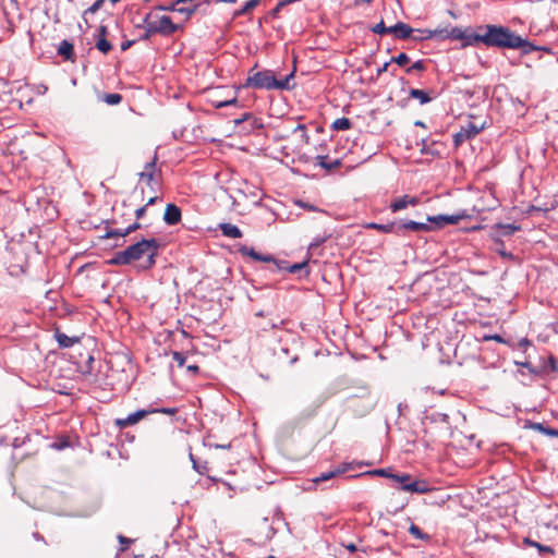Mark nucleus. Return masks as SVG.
Instances as JSON below:
<instances>
[{
	"mask_svg": "<svg viewBox=\"0 0 558 558\" xmlns=\"http://www.w3.org/2000/svg\"><path fill=\"white\" fill-rule=\"evenodd\" d=\"M54 339L58 342L60 348H71L74 344L78 343L81 341V337L73 336L69 337L59 329L54 331Z\"/></svg>",
	"mask_w": 558,
	"mask_h": 558,
	"instance_id": "2eb2a0df",
	"label": "nucleus"
},
{
	"mask_svg": "<svg viewBox=\"0 0 558 558\" xmlns=\"http://www.w3.org/2000/svg\"><path fill=\"white\" fill-rule=\"evenodd\" d=\"M344 472H345V469H336L335 471L322 473L317 478L314 480V482L318 483V482L328 481V480L335 477L336 475L342 474Z\"/></svg>",
	"mask_w": 558,
	"mask_h": 558,
	"instance_id": "c756f323",
	"label": "nucleus"
},
{
	"mask_svg": "<svg viewBox=\"0 0 558 558\" xmlns=\"http://www.w3.org/2000/svg\"><path fill=\"white\" fill-rule=\"evenodd\" d=\"M306 267V263L303 262V263H298V264H293V265H288L287 262L284 260H279V262H274V268L272 269H276V270H287L291 274H296L299 272L300 270H302L303 268Z\"/></svg>",
	"mask_w": 558,
	"mask_h": 558,
	"instance_id": "a211bd4d",
	"label": "nucleus"
},
{
	"mask_svg": "<svg viewBox=\"0 0 558 558\" xmlns=\"http://www.w3.org/2000/svg\"><path fill=\"white\" fill-rule=\"evenodd\" d=\"M259 2H260V0L246 1L245 4L241 9L234 11L233 19H236L239 16H243V15L251 13L259 4Z\"/></svg>",
	"mask_w": 558,
	"mask_h": 558,
	"instance_id": "b1692460",
	"label": "nucleus"
},
{
	"mask_svg": "<svg viewBox=\"0 0 558 558\" xmlns=\"http://www.w3.org/2000/svg\"><path fill=\"white\" fill-rule=\"evenodd\" d=\"M179 3L175 1L171 2L169 5H158L155 9L160 11H177L178 12V5Z\"/></svg>",
	"mask_w": 558,
	"mask_h": 558,
	"instance_id": "a18cd8bd",
	"label": "nucleus"
},
{
	"mask_svg": "<svg viewBox=\"0 0 558 558\" xmlns=\"http://www.w3.org/2000/svg\"><path fill=\"white\" fill-rule=\"evenodd\" d=\"M547 435L548 436H554V437H558V429H554V428H550L548 429L547 432Z\"/></svg>",
	"mask_w": 558,
	"mask_h": 558,
	"instance_id": "6e6d98bb",
	"label": "nucleus"
},
{
	"mask_svg": "<svg viewBox=\"0 0 558 558\" xmlns=\"http://www.w3.org/2000/svg\"><path fill=\"white\" fill-rule=\"evenodd\" d=\"M351 126H352V122L350 121V119H348L345 117L336 119L331 124V129L335 131H347V130L351 129Z\"/></svg>",
	"mask_w": 558,
	"mask_h": 558,
	"instance_id": "bb28decb",
	"label": "nucleus"
},
{
	"mask_svg": "<svg viewBox=\"0 0 558 558\" xmlns=\"http://www.w3.org/2000/svg\"><path fill=\"white\" fill-rule=\"evenodd\" d=\"M294 72L295 70H292L291 73L284 77L278 78L274 71H257L256 66H254L250 70L244 86L267 90H290L294 87V84H291Z\"/></svg>",
	"mask_w": 558,
	"mask_h": 558,
	"instance_id": "20e7f679",
	"label": "nucleus"
},
{
	"mask_svg": "<svg viewBox=\"0 0 558 558\" xmlns=\"http://www.w3.org/2000/svg\"><path fill=\"white\" fill-rule=\"evenodd\" d=\"M456 119L461 121L460 130L456 133V146L464 140L471 138L483 131L487 125L486 106L480 88L459 89L456 92Z\"/></svg>",
	"mask_w": 558,
	"mask_h": 558,
	"instance_id": "f257e3e1",
	"label": "nucleus"
},
{
	"mask_svg": "<svg viewBox=\"0 0 558 558\" xmlns=\"http://www.w3.org/2000/svg\"><path fill=\"white\" fill-rule=\"evenodd\" d=\"M402 489L405 492L418 493V494H423V493H426L429 490L427 483L424 481L410 482L409 484H404L402 486Z\"/></svg>",
	"mask_w": 558,
	"mask_h": 558,
	"instance_id": "412c9836",
	"label": "nucleus"
},
{
	"mask_svg": "<svg viewBox=\"0 0 558 558\" xmlns=\"http://www.w3.org/2000/svg\"><path fill=\"white\" fill-rule=\"evenodd\" d=\"M389 31L395 35L396 38L407 39L412 36L414 29L407 23L398 22L393 26H389Z\"/></svg>",
	"mask_w": 558,
	"mask_h": 558,
	"instance_id": "1a4fd4ad",
	"label": "nucleus"
},
{
	"mask_svg": "<svg viewBox=\"0 0 558 558\" xmlns=\"http://www.w3.org/2000/svg\"><path fill=\"white\" fill-rule=\"evenodd\" d=\"M292 133L298 136V148H301L303 145H307L310 143V135L305 124H298L293 129Z\"/></svg>",
	"mask_w": 558,
	"mask_h": 558,
	"instance_id": "6ab92c4d",
	"label": "nucleus"
},
{
	"mask_svg": "<svg viewBox=\"0 0 558 558\" xmlns=\"http://www.w3.org/2000/svg\"><path fill=\"white\" fill-rule=\"evenodd\" d=\"M217 2H221V3H234V2H236V0H217Z\"/></svg>",
	"mask_w": 558,
	"mask_h": 558,
	"instance_id": "0e129e2a",
	"label": "nucleus"
},
{
	"mask_svg": "<svg viewBox=\"0 0 558 558\" xmlns=\"http://www.w3.org/2000/svg\"><path fill=\"white\" fill-rule=\"evenodd\" d=\"M172 359L177 362L179 367H182L186 360L185 355L178 351L172 352Z\"/></svg>",
	"mask_w": 558,
	"mask_h": 558,
	"instance_id": "a19ab883",
	"label": "nucleus"
},
{
	"mask_svg": "<svg viewBox=\"0 0 558 558\" xmlns=\"http://www.w3.org/2000/svg\"><path fill=\"white\" fill-rule=\"evenodd\" d=\"M438 219L446 223H449V225L453 223V216H439V217H428L427 218L428 221H434V222L438 221Z\"/></svg>",
	"mask_w": 558,
	"mask_h": 558,
	"instance_id": "c03bdc74",
	"label": "nucleus"
},
{
	"mask_svg": "<svg viewBox=\"0 0 558 558\" xmlns=\"http://www.w3.org/2000/svg\"><path fill=\"white\" fill-rule=\"evenodd\" d=\"M327 158H328L327 156H322V155L316 156L317 165L326 170L337 169L341 166V161L339 159H337L332 162H327Z\"/></svg>",
	"mask_w": 558,
	"mask_h": 558,
	"instance_id": "a878e982",
	"label": "nucleus"
},
{
	"mask_svg": "<svg viewBox=\"0 0 558 558\" xmlns=\"http://www.w3.org/2000/svg\"><path fill=\"white\" fill-rule=\"evenodd\" d=\"M392 60H393L398 65H400V66H404V65H407V64L409 63L410 58L408 57V54H407V53L401 52V53H399L397 57H395Z\"/></svg>",
	"mask_w": 558,
	"mask_h": 558,
	"instance_id": "58836bf2",
	"label": "nucleus"
},
{
	"mask_svg": "<svg viewBox=\"0 0 558 558\" xmlns=\"http://www.w3.org/2000/svg\"><path fill=\"white\" fill-rule=\"evenodd\" d=\"M409 532L412 536H414L415 538H418V539H427L428 538V535L427 534H424L422 532V530L415 525V524H411L410 527H409Z\"/></svg>",
	"mask_w": 558,
	"mask_h": 558,
	"instance_id": "72a5a7b5",
	"label": "nucleus"
},
{
	"mask_svg": "<svg viewBox=\"0 0 558 558\" xmlns=\"http://www.w3.org/2000/svg\"><path fill=\"white\" fill-rule=\"evenodd\" d=\"M372 32L379 35L391 34L389 27L385 25L384 21H380L374 27H372Z\"/></svg>",
	"mask_w": 558,
	"mask_h": 558,
	"instance_id": "f704fd0d",
	"label": "nucleus"
},
{
	"mask_svg": "<svg viewBox=\"0 0 558 558\" xmlns=\"http://www.w3.org/2000/svg\"><path fill=\"white\" fill-rule=\"evenodd\" d=\"M181 209L174 204H168L163 213V221L169 226H174L181 221Z\"/></svg>",
	"mask_w": 558,
	"mask_h": 558,
	"instance_id": "6e6552de",
	"label": "nucleus"
},
{
	"mask_svg": "<svg viewBox=\"0 0 558 558\" xmlns=\"http://www.w3.org/2000/svg\"><path fill=\"white\" fill-rule=\"evenodd\" d=\"M462 218H463V216H462V215H458V214H456V216H454V219H456V226L459 223L460 219H462Z\"/></svg>",
	"mask_w": 558,
	"mask_h": 558,
	"instance_id": "e2e57ef3",
	"label": "nucleus"
},
{
	"mask_svg": "<svg viewBox=\"0 0 558 558\" xmlns=\"http://www.w3.org/2000/svg\"><path fill=\"white\" fill-rule=\"evenodd\" d=\"M365 227L368 229L378 230L383 233H392V232L397 233V223L396 222H391V223H387V225L369 222Z\"/></svg>",
	"mask_w": 558,
	"mask_h": 558,
	"instance_id": "393cba45",
	"label": "nucleus"
},
{
	"mask_svg": "<svg viewBox=\"0 0 558 558\" xmlns=\"http://www.w3.org/2000/svg\"><path fill=\"white\" fill-rule=\"evenodd\" d=\"M531 428L534 429V430H537L539 433H543L545 435H547V432L549 429V427L545 426L542 423H532L531 424Z\"/></svg>",
	"mask_w": 558,
	"mask_h": 558,
	"instance_id": "49530a36",
	"label": "nucleus"
},
{
	"mask_svg": "<svg viewBox=\"0 0 558 558\" xmlns=\"http://www.w3.org/2000/svg\"><path fill=\"white\" fill-rule=\"evenodd\" d=\"M429 227L424 222H416V221H408L403 223H397V234H401L407 230L413 231V232H420V231H427Z\"/></svg>",
	"mask_w": 558,
	"mask_h": 558,
	"instance_id": "4468645a",
	"label": "nucleus"
},
{
	"mask_svg": "<svg viewBox=\"0 0 558 558\" xmlns=\"http://www.w3.org/2000/svg\"><path fill=\"white\" fill-rule=\"evenodd\" d=\"M95 46L104 54L109 53L112 49V45L107 40L106 37H98Z\"/></svg>",
	"mask_w": 558,
	"mask_h": 558,
	"instance_id": "c85d7f7f",
	"label": "nucleus"
},
{
	"mask_svg": "<svg viewBox=\"0 0 558 558\" xmlns=\"http://www.w3.org/2000/svg\"><path fill=\"white\" fill-rule=\"evenodd\" d=\"M156 160L157 157L154 156L151 161L147 162L144 167V170L140 173V179L145 181L147 185H150V183L155 180Z\"/></svg>",
	"mask_w": 558,
	"mask_h": 558,
	"instance_id": "dca6fc26",
	"label": "nucleus"
},
{
	"mask_svg": "<svg viewBox=\"0 0 558 558\" xmlns=\"http://www.w3.org/2000/svg\"><path fill=\"white\" fill-rule=\"evenodd\" d=\"M153 413H162L167 415H175L178 413V408H149L147 410H138L134 413H131L124 418H117L114 421V424L120 429L126 428L128 426H132L137 424L141 420L145 418L147 415Z\"/></svg>",
	"mask_w": 558,
	"mask_h": 558,
	"instance_id": "39448f33",
	"label": "nucleus"
},
{
	"mask_svg": "<svg viewBox=\"0 0 558 558\" xmlns=\"http://www.w3.org/2000/svg\"><path fill=\"white\" fill-rule=\"evenodd\" d=\"M496 228L502 230V235H511L514 232L521 230L520 226L512 223H497Z\"/></svg>",
	"mask_w": 558,
	"mask_h": 558,
	"instance_id": "cd10ccee",
	"label": "nucleus"
},
{
	"mask_svg": "<svg viewBox=\"0 0 558 558\" xmlns=\"http://www.w3.org/2000/svg\"><path fill=\"white\" fill-rule=\"evenodd\" d=\"M418 204V198L410 195H403L402 197L397 198L390 205V209L392 213H397L407 208L409 205L415 206Z\"/></svg>",
	"mask_w": 558,
	"mask_h": 558,
	"instance_id": "9d476101",
	"label": "nucleus"
},
{
	"mask_svg": "<svg viewBox=\"0 0 558 558\" xmlns=\"http://www.w3.org/2000/svg\"><path fill=\"white\" fill-rule=\"evenodd\" d=\"M105 0H96L89 8H87L84 13H83V19L85 21V23L87 24V19H86V15L87 14H94L96 13L98 10L101 9L102 4H104Z\"/></svg>",
	"mask_w": 558,
	"mask_h": 558,
	"instance_id": "2f4dec72",
	"label": "nucleus"
},
{
	"mask_svg": "<svg viewBox=\"0 0 558 558\" xmlns=\"http://www.w3.org/2000/svg\"><path fill=\"white\" fill-rule=\"evenodd\" d=\"M283 5H280V2L274 9L275 13H277Z\"/></svg>",
	"mask_w": 558,
	"mask_h": 558,
	"instance_id": "338daca9",
	"label": "nucleus"
},
{
	"mask_svg": "<svg viewBox=\"0 0 558 558\" xmlns=\"http://www.w3.org/2000/svg\"><path fill=\"white\" fill-rule=\"evenodd\" d=\"M187 371L191 372L192 374H197L199 372V367L196 364L189 365Z\"/></svg>",
	"mask_w": 558,
	"mask_h": 558,
	"instance_id": "864d4df0",
	"label": "nucleus"
},
{
	"mask_svg": "<svg viewBox=\"0 0 558 558\" xmlns=\"http://www.w3.org/2000/svg\"><path fill=\"white\" fill-rule=\"evenodd\" d=\"M144 23H145V33L142 36V39L146 40V39H149L151 35L158 33V31H153L154 28H156V26L154 25L153 12L146 14V16L144 17Z\"/></svg>",
	"mask_w": 558,
	"mask_h": 558,
	"instance_id": "4be33fe9",
	"label": "nucleus"
},
{
	"mask_svg": "<svg viewBox=\"0 0 558 558\" xmlns=\"http://www.w3.org/2000/svg\"><path fill=\"white\" fill-rule=\"evenodd\" d=\"M344 547L350 551V553H354L357 550L356 546L353 544V543H350V544H347L344 545Z\"/></svg>",
	"mask_w": 558,
	"mask_h": 558,
	"instance_id": "5fc2aeb1",
	"label": "nucleus"
},
{
	"mask_svg": "<svg viewBox=\"0 0 558 558\" xmlns=\"http://www.w3.org/2000/svg\"><path fill=\"white\" fill-rule=\"evenodd\" d=\"M108 33V28L105 25H100L98 28V37H106Z\"/></svg>",
	"mask_w": 558,
	"mask_h": 558,
	"instance_id": "603ef678",
	"label": "nucleus"
},
{
	"mask_svg": "<svg viewBox=\"0 0 558 558\" xmlns=\"http://www.w3.org/2000/svg\"><path fill=\"white\" fill-rule=\"evenodd\" d=\"M248 118H251V114H250V113H244V116H243V118H242V119H236L234 122H235L236 124H239V123H241L242 121H244V120H246V119H248Z\"/></svg>",
	"mask_w": 558,
	"mask_h": 558,
	"instance_id": "13d9d810",
	"label": "nucleus"
},
{
	"mask_svg": "<svg viewBox=\"0 0 558 558\" xmlns=\"http://www.w3.org/2000/svg\"><path fill=\"white\" fill-rule=\"evenodd\" d=\"M131 44H132L131 41L123 43V44L121 45V49H122V50H126V49L131 46Z\"/></svg>",
	"mask_w": 558,
	"mask_h": 558,
	"instance_id": "052dcab7",
	"label": "nucleus"
},
{
	"mask_svg": "<svg viewBox=\"0 0 558 558\" xmlns=\"http://www.w3.org/2000/svg\"><path fill=\"white\" fill-rule=\"evenodd\" d=\"M417 33V35H413L410 37V38H413L414 40H424V39H429L432 37H435V36H442V37H449L451 33H453V31H438V29H416L415 31Z\"/></svg>",
	"mask_w": 558,
	"mask_h": 558,
	"instance_id": "9b49d317",
	"label": "nucleus"
},
{
	"mask_svg": "<svg viewBox=\"0 0 558 558\" xmlns=\"http://www.w3.org/2000/svg\"><path fill=\"white\" fill-rule=\"evenodd\" d=\"M66 446H68V441H61V442H60L59 445H57L56 447H57L58 449H63V448H65Z\"/></svg>",
	"mask_w": 558,
	"mask_h": 558,
	"instance_id": "680f3d73",
	"label": "nucleus"
},
{
	"mask_svg": "<svg viewBox=\"0 0 558 558\" xmlns=\"http://www.w3.org/2000/svg\"><path fill=\"white\" fill-rule=\"evenodd\" d=\"M118 541L122 545V547H121L122 551H125L128 549V547L134 542L133 539L128 538L123 535H119Z\"/></svg>",
	"mask_w": 558,
	"mask_h": 558,
	"instance_id": "37998d69",
	"label": "nucleus"
},
{
	"mask_svg": "<svg viewBox=\"0 0 558 558\" xmlns=\"http://www.w3.org/2000/svg\"><path fill=\"white\" fill-rule=\"evenodd\" d=\"M158 247L159 243L156 239H143L142 241L130 245L124 251L117 252L109 263L111 265H128L147 256L144 268H150L155 265V257L158 254Z\"/></svg>",
	"mask_w": 558,
	"mask_h": 558,
	"instance_id": "7ed1b4c3",
	"label": "nucleus"
},
{
	"mask_svg": "<svg viewBox=\"0 0 558 558\" xmlns=\"http://www.w3.org/2000/svg\"><path fill=\"white\" fill-rule=\"evenodd\" d=\"M239 252L242 255H246V256L252 257L254 260L271 263L272 265H274V262H278L272 256H270V255H262V254L257 253L254 248L247 247L246 245H241L239 247Z\"/></svg>",
	"mask_w": 558,
	"mask_h": 558,
	"instance_id": "ddd939ff",
	"label": "nucleus"
},
{
	"mask_svg": "<svg viewBox=\"0 0 558 558\" xmlns=\"http://www.w3.org/2000/svg\"><path fill=\"white\" fill-rule=\"evenodd\" d=\"M236 102H238V99L235 96H233L231 99L215 101L214 105L216 108H222L226 106L235 105Z\"/></svg>",
	"mask_w": 558,
	"mask_h": 558,
	"instance_id": "79ce46f5",
	"label": "nucleus"
},
{
	"mask_svg": "<svg viewBox=\"0 0 558 558\" xmlns=\"http://www.w3.org/2000/svg\"><path fill=\"white\" fill-rule=\"evenodd\" d=\"M526 542H527L530 545H532V546L536 547L541 553H548V554H550V555H554V554H555L554 548H551L550 546H545V545H542V544H539V543L532 542V541H529V539H526Z\"/></svg>",
	"mask_w": 558,
	"mask_h": 558,
	"instance_id": "c9c22d12",
	"label": "nucleus"
},
{
	"mask_svg": "<svg viewBox=\"0 0 558 558\" xmlns=\"http://www.w3.org/2000/svg\"><path fill=\"white\" fill-rule=\"evenodd\" d=\"M101 99L108 104V105H111V106H114V105H118L122 101V96L118 93H113V94H104V96L101 97Z\"/></svg>",
	"mask_w": 558,
	"mask_h": 558,
	"instance_id": "7c9ffc66",
	"label": "nucleus"
},
{
	"mask_svg": "<svg viewBox=\"0 0 558 558\" xmlns=\"http://www.w3.org/2000/svg\"><path fill=\"white\" fill-rule=\"evenodd\" d=\"M129 233H125V230L114 229V230H108L104 238L111 239V238H124Z\"/></svg>",
	"mask_w": 558,
	"mask_h": 558,
	"instance_id": "e433bc0d",
	"label": "nucleus"
},
{
	"mask_svg": "<svg viewBox=\"0 0 558 558\" xmlns=\"http://www.w3.org/2000/svg\"><path fill=\"white\" fill-rule=\"evenodd\" d=\"M196 10H197V5H194L193 8H186V7L178 8L179 13H184L187 16H191L192 14H194L196 12Z\"/></svg>",
	"mask_w": 558,
	"mask_h": 558,
	"instance_id": "de8ad7c7",
	"label": "nucleus"
},
{
	"mask_svg": "<svg viewBox=\"0 0 558 558\" xmlns=\"http://www.w3.org/2000/svg\"><path fill=\"white\" fill-rule=\"evenodd\" d=\"M216 447L226 449V448H230V445H217Z\"/></svg>",
	"mask_w": 558,
	"mask_h": 558,
	"instance_id": "774afa93",
	"label": "nucleus"
},
{
	"mask_svg": "<svg viewBox=\"0 0 558 558\" xmlns=\"http://www.w3.org/2000/svg\"><path fill=\"white\" fill-rule=\"evenodd\" d=\"M93 362H94V356L90 354H87L86 362L83 365L78 364L80 372L84 375H89L92 373Z\"/></svg>",
	"mask_w": 558,
	"mask_h": 558,
	"instance_id": "473e14b6",
	"label": "nucleus"
},
{
	"mask_svg": "<svg viewBox=\"0 0 558 558\" xmlns=\"http://www.w3.org/2000/svg\"><path fill=\"white\" fill-rule=\"evenodd\" d=\"M482 25L473 28H456V41H461V47L482 44Z\"/></svg>",
	"mask_w": 558,
	"mask_h": 558,
	"instance_id": "423d86ee",
	"label": "nucleus"
},
{
	"mask_svg": "<svg viewBox=\"0 0 558 558\" xmlns=\"http://www.w3.org/2000/svg\"><path fill=\"white\" fill-rule=\"evenodd\" d=\"M239 252L242 255H246V256L252 257L254 260L271 263L272 265H274V262H278L272 256H270V255H262V254L257 253L254 248L247 247L246 245H241L239 247Z\"/></svg>",
	"mask_w": 558,
	"mask_h": 558,
	"instance_id": "f8f14e48",
	"label": "nucleus"
},
{
	"mask_svg": "<svg viewBox=\"0 0 558 558\" xmlns=\"http://www.w3.org/2000/svg\"><path fill=\"white\" fill-rule=\"evenodd\" d=\"M154 25L156 28L153 31H158V34L163 36H170L178 29V25L173 24L172 20L167 15H162L158 21L154 20Z\"/></svg>",
	"mask_w": 558,
	"mask_h": 558,
	"instance_id": "0eeeda50",
	"label": "nucleus"
},
{
	"mask_svg": "<svg viewBox=\"0 0 558 558\" xmlns=\"http://www.w3.org/2000/svg\"><path fill=\"white\" fill-rule=\"evenodd\" d=\"M371 474H375V475H379V476H388V477H390V475H391V474H388L387 470H385V469L375 470V471L371 472Z\"/></svg>",
	"mask_w": 558,
	"mask_h": 558,
	"instance_id": "3c124183",
	"label": "nucleus"
},
{
	"mask_svg": "<svg viewBox=\"0 0 558 558\" xmlns=\"http://www.w3.org/2000/svg\"><path fill=\"white\" fill-rule=\"evenodd\" d=\"M141 228V223L140 222H134L133 225L129 226L126 229H125V233H132L133 231L137 230Z\"/></svg>",
	"mask_w": 558,
	"mask_h": 558,
	"instance_id": "8fccbe9b",
	"label": "nucleus"
},
{
	"mask_svg": "<svg viewBox=\"0 0 558 558\" xmlns=\"http://www.w3.org/2000/svg\"><path fill=\"white\" fill-rule=\"evenodd\" d=\"M390 478H392L396 482L401 483L402 486H403L404 484H409L410 483L411 475L410 474H402V475L391 474Z\"/></svg>",
	"mask_w": 558,
	"mask_h": 558,
	"instance_id": "ea45409f",
	"label": "nucleus"
},
{
	"mask_svg": "<svg viewBox=\"0 0 558 558\" xmlns=\"http://www.w3.org/2000/svg\"><path fill=\"white\" fill-rule=\"evenodd\" d=\"M482 44L487 47L522 49L524 53L536 50L526 39L514 34L510 28L500 25H482Z\"/></svg>",
	"mask_w": 558,
	"mask_h": 558,
	"instance_id": "f03ea898",
	"label": "nucleus"
},
{
	"mask_svg": "<svg viewBox=\"0 0 558 558\" xmlns=\"http://www.w3.org/2000/svg\"><path fill=\"white\" fill-rule=\"evenodd\" d=\"M219 230L227 238L239 239L242 236V231L236 226H234L232 223H228V222L220 223Z\"/></svg>",
	"mask_w": 558,
	"mask_h": 558,
	"instance_id": "aec40b11",
	"label": "nucleus"
},
{
	"mask_svg": "<svg viewBox=\"0 0 558 558\" xmlns=\"http://www.w3.org/2000/svg\"><path fill=\"white\" fill-rule=\"evenodd\" d=\"M277 327H278V324H276V323H270V324H269V327H268V328H267V327H264V328H263V330H264V331H267L268 329H275V328H277Z\"/></svg>",
	"mask_w": 558,
	"mask_h": 558,
	"instance_id": "bf43d9fd",
	"label": "nucleus"
},
{
	"mask_svg": "<svg viewBox=\"0 0 558 558\" xmlns=\"http://www.w3.org/2000/svg\"><path fill=\"white\" fill-rule=\"evenodd\" d=\"M146 209H147V207H146L145 205H143L142 207L137 208V209L135 210V217H136L137 219L143 218V217H144V215H145V213H146Z\"/></svg>",
	"mask_w": 558,
	"mask_h": 558,
	"instance_id": "09e8293b",
	"label": "nucleus"
},
{
	"mask_svg": "<svg viewBox=\"0 0 558 558\" xmlns=\"http://www.w3.org/2000/svg\"><path fill=\"white\" fill-rule=\"evenodd\" d=\"M426 66L423 60H418L414 62L410 68L405 70L408 74L412 73L413 71H425Z\"/></svg>",
	"mask_w": 558,
	"mask_h": 558,
	"instance_id": "4c0bfd02",
	"label": "nucleus"
},
{
	"mask_svg": "<svg viewBox=\"0 0 558 558\" xmlns=\"http://www.w3.org/2000/svg\"><path fill=\"white\" fill-rule=\"evenodd\" d=\"M58 54L61 56L64 60L74 61L75 52L73 44L65 39L62 40L58 47Z\"/></svg>",
	"mask_w": 558,
	"mask_h": 558,
	"instance_id": "f3484780",
	"label": "nucleus"
},
{
	"mask_svg": "<svg viewBox=\"0 0 558 558\" xmlns=\"http://www.w3.org/2000/svg\"><path fill=\"white\" fill-rule=\"evenodd\" d=\"M157 198H158L157 196H153V197H150V198L147 201V203L145 204V206H146V207H148V206H150V205L155 204V202L157 201Z\"/></svg>",
	"mask_w": 558,
	"mask_h": 558,
	"instance_id": "4d7b16f0",
	"label": "nucleus"
},
{
	"mask_svg": "<svg viewBox=\"0 0 558 558\" xmlns=\"http://www.w3.org/2000/svg\"><path fill=\"white\" fill-rule=\"evenodd\" d=\"M521 345H529L530 344V341L527 339H523L521 342H520Z\"/></svg>",
	"mask_w": 558,
	"mask_h": 558,
	"instance_id": "69168bd1",
	"label": "nucleus"
},
{
	"mask_svg": "<svg viewBox=\"0 0 558 558\" xmlns=\"http://www.w3.org/2000/svg\"><path fill=\"white\" fill-rule=\"evenodd\" d=\"M409 95L411 98L417 99L421 105H425L432 100L429 93L423 89L411 88Z\"/></svg>",
	"mask_w": 558,
	"mask_h": 558,
	"instance_id": "5701e85b",
	"label": "nucleus"
}]
</instances>
